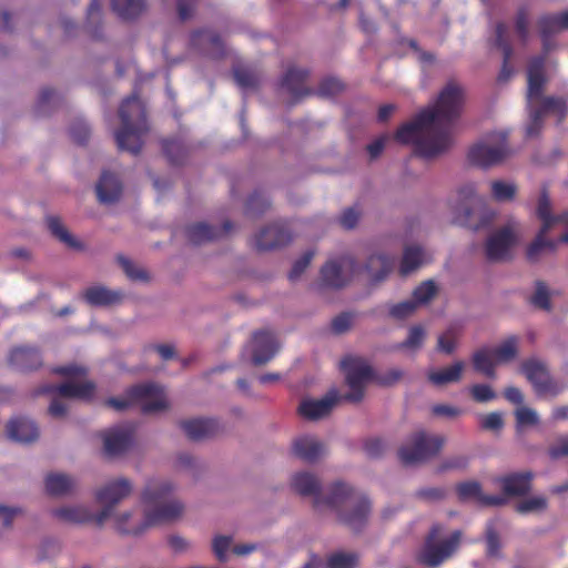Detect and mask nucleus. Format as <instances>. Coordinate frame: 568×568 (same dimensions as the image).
<instances>
[{
	"label": "nucleus",
	"mask_w": 568,
	"mask_h": 568,
	"mask_svg": "<svg viewBox=\"0 0 568 568\" xmlns=\"http://www.w3.org/2000/svg\"><path fill=\"white\" fill-rule=\"evenodd\" d=\"M230 229L231 224L229 222L224 223L223 230L213 229L206 223L201 222L190 225L186 229V236L190 242L199 245L220 237L222 233H226Z\"/></svg>",
	"instance_id": "nucleus-35"
},
{
	"label": "nucleus",
	"mask_w": 568,
	"mask_h": 568,
	"mask_svg": "<svg viewBox=\"0 0 568 568\" xmlns=\"http://www.w3.org/2000/svg\"><path fill=\"white\" fill-rule=\"evenodd\" d=\"M490 190L491 195L496 201L508 202L515 197L517 186L513 182L497 180L490 183Z\"/></svg>",
	"instance_id": "nucleus-52"
},
{
	"label": "nucleus",
	"mask_w": 568,
	"mask_h": 568,
	"mask_svg": "<svg viewBox=\"0 0 568 568\" xmlns=\"http://www.w3.org/2000/svg\"><path fill=\"white\" fill-rule=\"evenodd\" d=\"M133 443L132 429L129 426H116L103 434V448L109 457H118L129 450Z\"/></svg>",
	"instance_id": "nucleus-20"
},
{
	"label": "nucleus",
	"mask_w": 568,
	"mask_h": 568,
	"mask_svg": "<svg viewBox=\"0 0 568 568\" xmlns=\"http://www.w3.org/2000/svg\"><path fill=\"white\" fill-rule=\"evenodd\" d=\"M464 101V88L454 81L448 82L435 103L400 126L395 139L403 144H413L415 152L423 158L442 154L452 144L450 126L460 116Z\"/></svg>",
	"instance_id": "nucleus-1"
},
{
	"label": "nucleus",
	"mask_w": 568,
	"mask_h": 568,
	"mask_svg": "<svg viewBox=\"0 0 568 568\" xmlns=\"http://www.w3.org/2000/svg\"><path fill=\"white\" fill-rule=\"evenodd\" d=\"M358 272V265L351 255H343L327 261L320 272V285L341 288Z\"/></svg>",
	"instance_id": "nucleus-13"
},
{
	"label": "nucleus",
	"mask_w": 568,
	"mask_h": 568,
	"mask_svg": "<svg viewBox=\"0 0 568 568\" xmlns=\"http://www.w3.org/2000/svg\"><path fill=\"white\" fill-rule=\"evenodd\" d=\"M537 216L541 221L540 229H542V232H548L554 225L558 224L559 222V214H551L550 199L545 189L542 190L540 197L538 200Z\"/></svg>",
	"instance_id": "nucleus-43"
},
{
	"label": "nucleus",
	"mask_w": 568,
	"mask_h": 568,
	"mask_svg": "<svg viewBox=\"0 0 568 568\" xmlns=\"http://www.w3.org/2000/svg\"><path fill=\"white\" fill-rule=\"evenodd\" d=\"M445 532V525L433 524L419 554L420 564L428 568H437L456 554L463 532L455 530L448 537L442 538Z\"/></svg>",
	"instance_id": "nucleus-7"
},
{
	"label": "nucleus",
	"mask_w": 568,
	"mask_h": 568,
	"mask_svg": "<svg viewBox=\"0 0 568 568\" xmlns=\"http://www.w3.org/2000/svg\"><path fill=\"white\" fill-rule=\"evenodd\" d=\"M182 430L192 440H204L217 435L223 428L215 418H192L180 423Z\"/></svg>",
	"instance_id": "nucleus-23"
},
{
	"label": "nucleus",
	"mask_w": 568,
	"mask_h": 568,
	"mask_svg": "<svg viewBox=\"0 0 568 568\" xmlns=\"http://www.w3.org/2000/svg\"><path fill=\"white\" fill-rule=\"evenodd\" d=\"M464 363L462 361L455 362L449 367L440 371H434L428 374V379L437 386L446 385L449 383H457L462 378L464 371Z\"/></svg>",
	"instance_id": "nucleus-38"
},
{
	"label": "nucleus",
	"mask_w": 568,
	"mask_h": 568,
	"mask_svg": "<svg viewBox=\"0 0 568 568\" xmlns=\"http://www.w3.org/2000/svg\"><path fill=\"white\" fill-rule=\"evenodd\" d=\"M9 363L19 371H32L42 365L39 351L34 347L21 346L12 349Z\"/></svg>",
	"instance_id": "nucleus-32"
},
{
	"label": "nucleus",
	"mask_w": 568,
	"mask_h": 568,
	"mask_svg": "<svg viewBox=\"0 0 568 568\" xmlns=\"http://www.w3.org/2000/svg\"><path fill=\"white\" fill-rule=\"evenodd\" d=\"M133 491V484L125 477L112 479L100 486L95 493V500L102 506L101 510L95 514L94 524L103 527L105 521L110 519L115 505L128 498Z\"/></svg>",
	"instance_id": "nucleus-9"
},
{
	"label": "nucleus",
	"mask_w": 568,
	"mask_h": 568,
	"mask_svg": "<svg viewBox=\"0 0 568 568\" xmlns=\"http://www.w3.org/2000/svg\"><path fill=\"white\" fill-rule=\"evenodd\" d=\"M494 43H495V45L497 48H499L503 51V54H504V63H503V68L500 70V73L498 75V81L499 82H505L513 74V70L508 67V62H509V60L511 58V54H513V49H511V45L509 44V42L507 40V27H506V24L498 23L496 26Z\"/></svg>",
	"instance_id": "nucleus-36"
},
{
	"label": "nucleus",
	"mask_w": 568,
	"mask_h": 568,
	"mask_svg": "<svg viewBox=\"0 0 568 568\" xmlns=\"http://www.w3.org/2000/svg\"><path fill=\"white\" fill-rule=\"evenodd\" d=\"M51 515L59 521L77 525L94 521L95 517V514L84 505H70L54 508L51 510Z\"/></svg>",
	"instance_id": "nucleus-31"
},
{
	"label": "nucleus",
	"mask_w": 568,
	"mask_h": 568,
	"mask_svg": "<svg viewBox=\"0 0 568 568\" xmlns=\"http://www.w3.org/2000/svg\"><path fill=\"white\" fill-rule=\"evenodd\" d=\"M53 372L67 376L68 381L59 386L45 387L43 389L45 393H55L59 397L74 399H89L93 396L95 385L83 378L87 375L84 366L70 364L55 367Z\"/></svg>",
	"instance_id": "nucleus-8"
},
{
	"label": "nucleus",
	"mask_w": 568,
	"mask_h": 568,
	"mask_svg": "<svg viewBox=\"0 0 568 568\" xmlns=\"http://www.w3.org/2000/svg\"><path fill=\"white\" fill-rule=\"evenodd\" d=\"M233 547L232 536L216 535L212 540V551L220 562L229 560V552H232Z\"/></svg>",
	"instance_id": "nucleus-53"
},
{
	"label": "nucleus",
	"mask_w": 568,
	"mask_h": 568,
	"mask_svg": "<svg viewBox=\"0 0 568 568\" xmlns=\"http://www.w3.org/2000/svg\"><path fill=\"white\" fill-rule=\"evenodd\" d=\"M497 364H505L511 362L517 356V338L509 337L498 346L491 348Z\"/></svg>",
	"instance_id": "nucleus-48"
},
{
	"label": "nucleus",
	"mask_w": 568,
	"mask_h": 568,
	"mask_svg": "<svg viewBox=\"0 0 568 568\" xmlns=\"http://www.w3.org/2000/svg\"><path fill=\"white\" fill-rule=\"evenodd\" d=\"M191 45L200 53L210 58H219L223 52V43L212 30H200L192 34Z\"/></svg>",
	"instance_id": "nucleus-29"
},
{
	"label": "nucleus",
	"mask_w": 568,
	"mask_h": 568,
	"mask_svg": "<svg viewBox=\"0 0 568 568\" xmlns=\"http://www.w3.org/2000/svg\"><path fill=\"white\" fill-rule=\"evenodd\" d=\"M131 398L144 414H154L168 408L164 390L159 385L146 383L131 387Z\"/></svg>",
	"instance_id": "nucleus-15"
},
{
	"label": "nucleus",
	"mask_w": 568,
	"mask_h": 568,
	"mask_svg": "<svg viewBox=\"0 0 568 568\" xmlns=\"http://www.w3.org/2000/svg\"><path fill=\"white\" fill-rule=\"evenodd\" d=\"M176 485L164 477L146 479L140 495L143 505V515L139 516L135 508L113 510L110 519L113 529L122 535L140 537L150 528L171 523L180 518L184 505L172 497Z\"/></svg>",
	"instance_id": "nucleus-2"
},
{
	"label": "nucleus",
	"mask_w": 568,
	"mask_h": 568,
	"mask_svg": "<svg viewBox=\"0 0 568 568\" xmlns=\"http://www.w3.org/2000/svg\"><path fill=\"white\" fill-rule=\"evenodd\" d=\"M386 306L388 316L398 321L412 316L418 308L412 298L399 303L387 304Z\"/></svg>",
	"instance_id": "nucleus-54"
},
{
	"label": "nucleus",
	"mask_w": 568,
	"mask_h": 568,
	"mask_svg": "<svg viewBox=\"0 0 568 568\" xmlns=\"http://www.w3.org/2000/svg\"><path fill=\"white\" fill-rule=\"evenodd\" d=\"M471 397L478 403H487L496 398L494 389L486 384H476L470 388Z\"/></svg>",
	"instance_id": "nucleus-60"
},
{
	"label": "nucleus",
	"mask_w": 568,
	"mask_h": 568,
	"mask_svg": "<svg viewBox=\"0 0 568 568\" xmlns=\"http://www.w3.org/2000/svg\"><path fill=\"white\" fill-rule=\"evenodd\" d=\"M471 362L474 369L488 378H495V367L498 365L491 352V347H481L477 349L473 356Z\"/></svg>",
	"instance_id": "nucleus-37"
},
{
	"label": "nucleus",
	"mask_w": 568,
	"mask_h": 568,
	"mask_svg": "<svg viewBox=\"0 0 568 568\" xmlns=\"http://www.w3.org/2000/svg\"><path fill=\"white\" fill-rule=\"evenodd\" d=\"M49 231L60 242L71 248H80L81 243L77 241L73 235L63 225L59 216L50 215L45 219Z\"/></svg>",
	"instance_id": "nucleus-41"
},
{
	"label": "nucleus",
	"mask_w": 568,
	"mask_h": 568,
	"mask_svg": "<svg viewBox=\"0 0 568 568\" xmlns=\"http://www.w3.org/2000/svg\"><path fill=\"white\" fill-rule=\"evenodd\" d=\"M359 557L352 551H337L332 554L327 560L325 568H356Z\"/></svg>",
	"instance_id": "nucleus-49"
},
{
	"label": "nucleus",
	"mask_w": 568,
	"mask_h": 568,
	"mask_svg": "<svg viewBox=\"0 0 568 568\" xmlns=\"http://www.w3.org/2000/svg\"><path fill=\"white\" fill-rule=\"evenodd\" d=\"M116 260L129 280L141 283H146L151 280L149 272L140 264L123 255H119Z\"/></svg>",
	"instance_id": "nucleus-44"
},
{
	"label": "nucleus",
	"mask_w": 568,
	"mask_h": 568,
	"mask_svg": "<svg viewBox=\"0 0 568 568\" xmlns=\"http://www.w3.org/2000/svg\"><path fill=\"white\" fill-rule=\"evenodd\" d=\"M480 426L487 430H499L504 426L503 415L498 412H493L481 416Z\"/></svg>",
	"instance_id": "nucleus-63"
},
{
	"label": "nucleus",
	"mask_w": 568,
	"mask_h": 568,
	"mask_svg": "<svg viewBox=\"0 0 568 568\" xmlns=\"http://www.w3.org/2000/svg\"><path fill=\"white\" fill-rule=\"evenodd\" d=\"M293 489L302 496L312 497L314 506L321 509L322 493L320 479L310 471H300L292 476Z\"/></svg>",
	"instance_id": "nucleus-26"
},
{
	"label": "nucleus",
	"mask_w": 568,
	"mask_h": 568,
	"mask_svg": "<svg viewBox=\"0 0 568 568\" xmlns=\"http://www.w3.org/2000/svg\"><path fill=\"white\" fill-rule=\"evenodd\" d=\"M425 261V253L418 245H408L405 247L399 266L402 275H408L417 270Z\"/></svg>",
	"instance_id": "nucleus-39"
},
{
	"label": "nucleus",
	"mask_w": 568,
	"mask_h": 568,
	"mask_svg": "<svg viewBox=\"0 0 568 568\" xmlns=\"http://www.w3.org/2000/svg\"><path fill=\"white\" fill-rule=\"evenodd\" d=\"M84 302L93 307H106L120 304L123 300L121 291L110 290L103 285H93L82 293Z\"/></svg>",
	"instance_id": "nucleus-28"
},
{
	"label": "nucleus",
	"mask_w": 568,
	"mask_h": 568,
	"mask_svg": "<svg viewBox=\"0 0 568 568\" xmlns=\"http://www.w3.org/2000/svg\"><path fill=\"white\" fill-rule=\"evenodd\" d=\"M7 435L13 442L29 444L39 438V428L32 419L18 416L8 422Z\"/></svg>",
	"instance_id": "nucleus-27"
},
{
	"label": "nucleus",
	"mask_w": 568,
	"mask_h": 568,
	"mask_svg": "<svg viewBox=\"0 0 568 568\" xmlns=\"http://www.w3.org/2000/svg\"><path fill=\"white\" fill-rule=\"evenodd\" d=\"M523 372L539 395L556 396L562 390V387L551 378L546 366L537 361L524 363Z\"/></svg>",
	"instance_id": "nucleus-17"
},
{
	"label": "nucleus",
	"mask_w": 568,
	"mask_h": 568,
	"mask_svg": "<svg viewBox=\"0 0 568 568\" xmlns=\"http://www.w3.org/2000/svg\"><path fill=\"white\" fill-rule=\"evenodd\" d=\"M453 207L458 221L473 230L486 226L493 219V213L487 207L485 199L478 194L474 182L458 186Z\"/></svg>",
	"instance_id": "nucleus-6"
},
{
	"label": "nucleus",
	"mask_w": 568,
	"mask_h": 568,
	"mask_svg": "<svg viewBox=\"0 0 568 568\" xmlns=\"http://www.w3.org/2000/svg\"><path fill=\"white\" fill-rule=\"evenodd\" d=\"M371 513L372 501L367 495L361 491L336 517L342 525L357 534L367 526Z\"/></svg>",
	"instance_id": "nucleus-14"
},
{
	"label": "nucleus",
	"mask_w": 568,
	"mask_h": 568,
	"mask_svg": "<svg viewBox=\"0 0 568 568\" xmlns=\"http://www.w3.org/2000/svg\"><path fill=\"white\" fill-rule=\"evenodd\" d=\"M486 555L489 558H501V541L498 532L491 524L486 527Z\"/></svg>",
	"instance_id": "nucleus-56"
},
{
	"label": "nucleus",
	"mask_w": 568,
	"mask_h": 568,
	"mask_svg": "<svg viewBox=\"0 0 568 568\" xmlns=\"http://www.w3.org/2000/svg\"><path fill=\"white\" fill-rule=\"evenodd\" d=\"M460 328L452 325L443 332L437 338V351L447 355L453 354L460 338Z\"/></svg>",
	"instance_id": "nucleus-45"
},
{
	"label": "nucleus",
	"mask_w": 568,
	"mask_h": 568,
	"mask_svg": "<svg viewBox=\"0 0 568 568\" xmlns=\"http://www.w3.org/2000/svg\"><path fill=\"white\" fill-rule=\"evenodd\" d=\"M75 480L64 474H51L45 479V488L50 495L62 496L72 491Z\"/></svg>",
	"instance_id": "nucleus-40"
},
{
	"label": "nucleus",
	"mask_w": 568,
	"mask_h": 568,
	"mask_svg": "<svg viewBox=\"0 0 568 568\" xmlns=\"http://www.w3.org/2000/svg\"><path fill=\"white\" fill-rule=\"evenodd\" d=\"M270 205L267 197L262 193H254L247 201V211L251 214H260Z\"/></svg>",
	"instance_id": "nucleus-62"
},
{
	"label": "nucleus",
	"mask_w": 568,
	"mask_h": 568,
	"mask_svg": "<svg viewBox=\"0 0 568 568\" xmlns=\"http://www.w3.org/2000/svg\"><path fill=\"white\" fill-rule=\"evenodd\" d=\"M510 154L505 132L494 133L475 144L468 152V160L474 165L490 168L501 163Z\"/></svg>",
	"instance_id": "nucleus-11"
},
{
	"label": "nucleus",
	"mask_w": 568,
	"mask_h": 568,
	"mask_svg": "<svg viewBox=\"0 0 568 568\" xmlns=\"http://www.w3.org/2000/svg\"><path fill=\"white\" fill-rule=\"evenodd\" d=\"M280 345L273 332L262 329L252 336L246 351L251 353V362L255 366L268 363L277 353Z\"/></svg>",
	"instance_id": "nucleus-16"
},
{
	"label": "nucleus",
	"mask_w": 568,
	"mask_h": 568,
	"mask_svg": "<svg viewBox=\"0 0 568 568\" xmlns=\"http://www.w3.org/2000/svg\"><path fill=\"white\" fill-rule=\"evenodd\" d=\"M349 392L343 398L351 403L363 399L367 384L374 378V371L365 358L348 356L341 362ZM336 389H331L323 398H304L300 403V415L308 420H318L327 417L335 405L341 400Z\"/></svg>",
	"instance_id": "nucleus-3"
},
{
	"label": "nucleus",
	"mask_w": 568,
	"mask_h": 568,
	"mask_svg": "<svg viewBox=\"0 0 568 568\" xmlns=\"http://www.w3.org/2000/svg\"><path fill=\"white\" fill-rule=\"evenodd\" d=\"M113 10L123 19H133L144 10L143 0H112Z\"/></svg>",
	"instance_id": "nucleus-47"
},
{
	"label": "nucleus",
	"mask_w": 568,
	"mask_h": 568,
	"mask_svg": "<svg viewBox=\"0 0 568 568\" xmlns=\"http://www.w3.org/2000/svg\"><path fill=\"white\" fill-rule=\"evenodd\" d=\"M538 26L542 38L544 50L549 51L551 48L549 38L568 29V10L558 14H546L540 17Z\"/></svg>",
	"instance_id": "nucleus-30"
},
{
	"label": "nucleus",
	"mask_w": 568,
	"mask_h": 568,
	"mask_svg": "<svg viewBox=\"0 0 568 568\" xmlns=\"http://www.w3.org/2000/svg\"><path fill=\"white\" fill-rule=\"evenodd\" d=\"M550 291L544 282H536L535 292L530 296V303L540 310L549 311L550 305Z\"/></svg>",
	"instance_id": "nucleus-57"
},
{
	"label": "nucleus",
	"mask_w": 568,
	"mask_h": 568,
	"mask_svg": "<svg viewBox=\"0 0 568 568\" xmlns=\"http://www.w3.org/2000/svg\"><path fill=\"white\" fill-rule=\"evenodd\" d=\"M291 241L288 231L278 224H272L261 230L254 237V246L258 251H270L287 244Z\"/></svg>",
	"instance_id": "nucleus-24"
},
{
	"label": "nucleus",
	"mask_w": 568,
	"mask_h": 568,
	"mask_svg": "<svg viewBox=\"0 0 568 568\" xmlns=\"http://www.w3.org/2000/svg\"><path fill=\"white\" fill-rule=\"evenodd\" d=\"M521 236L520 225L510 220L493 232L485 243V255L490 262H505L511 257V250Z\"/></svg>",
	"instance_id": "nucleus-10"
},
{
	"label": "nucleus",
	"mask_w": 568,
	"mask_h": 568,
	"mask_svg": "<svg viewBox=\"0 0 568 568\" xmlns=\"http://www.w3.org/2000/svg\"><path fill=\"white\" fill-rule=\"evenodd\" d=\"M437 294V286L434 281L427 280L420 283L412 294V300L417 307L427 305Z\"/></svg>",
	"instance_id": "nucleus-50"
},
{
	"label": "nucleus",
	"mask_w": 568,
	"mask_h": 568,
	"mask_svg": "<svg viewBox=\"0 0 568 568\" xmlns=\"http://www.w3.org/2000/svg\"><path fill=\"white\" fill-rule=\"evenodd\" d=\"M546 234L547 232H542L540 229L534 242L528 246L526 255L530 262H537L542 255L555 251L556 242L547 240Z\"/></svg>",
	"instance_id": "nucleus-42"
},
{
	"label": "nucleus",
	"mask_w": 568,
	"mask_h": 568,
	"mask_svg": "<svg viewBox=\"0 0 568 568\" xmlns=\"http://www.w3.org/2000/svg\"><path fill=\"white\" fill-rule=\"evenodd\" d=\"M119 115L122 126L115 133L118 146L132 154H138L142 148V136L148 131V125L144 105L135 93L122 102Z\"/></svg>",
	"instance_id": "nucleus-5"
},
{
	"label": "nucleus",
	"mask_w": 568,
	"mask_h": 568,
	"mask_svg": "<svg viewBox=\"0 0 568 568\" xmlns=\"http://www.w3.org/2000/svg\"><path fill=\"white\" fill-rule=\"evenodd\" d=\"M394 262V256L383 251H374L367 256L364 265L358 267V272L364 271L369 281L379 283L388 276L393 270Z\"/></svg>",
	"instance_id": "nucleus-22"
},
{
	"label": "nucleus",
	"mask_w": 568,
	"mask_h": 568,
	"mask_svg": "<svg viewBox=\"0 0 568 568\" xmlns=\"http://www.w3.org/2000/svg\"><path fill=\"white\" fill-rule=\"evenodd\" d=\"M515 416L518 425H536L539 422L537 412L526 406L517 408Z\"/></svg>",
	"instance_id": "nucleus-61"
},
{
	"label": "nucleus",
	"mask_w": 568,
	"mask_h": 568,
	"mask_svg": "<svg viewBox=\"0 0 568 568\" xmlns=\"http://www.w3.org/2000/svg\"><path fill=\"white\" fill-rule=\"evenodd\" d=\"M293 453L305 463L314 464L326 455V447L316 437L303 435L294 439Z\"/></svg>",
	"instance_id": "nucleus-25"
},
{
	"label": "nucleus",
	"mask_w": 568,
	"mask_h": 568,
	"mask_svg": "<svg viewBox=\"0 0 568 568\" xmlns=\"http://www.w3.org/2000/svg\"><path fill=\"white\" fill-rule=\"evenodd\" d=\"M101 0H92L88 8L87 26L94 37H99L97 27L101 22Z\"/></svg>",
	"instance_id": "nucleus-59"
},
{
	"label": "nucleus",
	"mask_w": 568,
	"mask_h": 568,
	"mask_svg": "<svg viewBox=\"0 0 568 568\" xmlns=\"http://www.w3.org/2000/svg\"><path fill=\"white\" fill-rule=\"evenodd\" d=\"M106 404L118 412L125 410L134 406V399L131 398V388L121 397H112L108 399Z\"/></svg>",
	"instance_id": "nucleus-64"
},
{
	"label": "nucleus",
	"mask_w": 568,
	"mask_h": 568,
	"mask_svg": "<svg viewBox=\"0 0 568 568\" xmlns=\"http://www.w3.org/2000/svg\"><path fill=\"white\" fill-rule=\"evenodd\" d=\"M534 474L531 471L511 473L496 479L501 488L498 496L506 497L507 503L510 497H520L527 495L531 489V480Z\"/></svg>",
	"instance_id": "nucleus-21"
},
{
	"label": "nucleus",
	"mask_w": 568,
	"mask_h": 568,
	"mask_svg": "<svg viewBox=\"0 0 568 568\" xmlns=\"http://www.w3.org/2000/svg\"><path fill=\"white\" fill-rule=\"evenodd\" d=\"M547 508L548 499L541 495L524 498L515 505V510L520 515L541 514Z\"/></svg>",
	"instance_id": "nucleus-46"
},
{
	"label": "nucleus",
	"mask_w": 568,
	"mask_h": 568,
	"mask_svg": "<svg viewBox=\"0 0 568 568\" xmlns=\"http://www.w3.org/2000/svg\"><path fill=\"white\" fill-rule=\"evenodd\" d=\"M544 58L536 57L530 60L527 70L528 91L527 105L529 109V122L526 126V134L529 138L538 135L542 128L544 116L554 114L560 122L566 115V103L558 98H542V88L546 82L544 75Z\"/></svg>",
	"instance_id": "nucleus-4"
},
{
	"label": "nucleus",
	"mask_w": 568,
	"mask_h": 568,
	"mask_svg": "<svg viewBox=\"0 0 568 568\" xmlns=\"http://www.w3.org/2000/svg\"><path fill=\"white\" fill-rule=\"evenodd\" d=\"M308 71L296 67H291L282 79V88L285 89L294 99L305 97L311 91L304 85Z\"/></svg>",
	"instance_id": "nucleus-33"
},
{
	"label": "nucleus",
	"mask_w": 568,
	"mask_h": 568,
	"mask_svg": "<svg viewBox=\"0 0 568 568\" xmlns=\"http://www.w3.org/2000/svg\"><path fill=\"white\" fill-rule=\"evenodd\" d=\"M456 495L459 501H475L483 507H503L507 505L506 497L486 495L477 480H466L456 485Z\"/></svg>",
	"instance_id": "nucleus-18"
},
{
	"label": "nucleus",
	"mask_w": 568,
	"mask_h": 568,
	"mask_svg": "<svg viewBox=\"0 0 568 568\" xmlns=\"http://www.w3.org/2000/svg\"><path fill=\"white\" fill-rule=\"evenodd\" d=\"M234 79L237 85L244 90L254 89L260 81L258 74L245 67H237L234 69Z\"/></svg>",
	"instance_id": "nucleus-55"
},
{
	"label": "nucleus",
	"mask_w": 568,
	"mask_h": 568,
	"mask_svg": "<svg viewBox=\"0 0 568 568\" xmlns=\"http://www.w3.org/2000/svg\"><path fill=\"white\" fill-rule=\"evenodd\" d=\"M314 251L305 252L295 263L293 264L292 270L288 273V280L291 282H296L300 280L301 275L305 272V270L311 264V261L314 257Z\"/></svg>",
	"instance_id": "nucleus-58"
},
{
	"label": "nucleus",
	"mask_w": 568,
	"mask_h": 568,
	"mask_svg": "<svg viewBox=\"0 0 568 568\" xmlns=\"http://www.w3.org/2000/svg\"><path fill=\"white\" fill-rule=\"evenodd\" d=\"M443 445L444 439L442 437L417 432L399 448L398 456L403 464L414 465L435 456Z\"/></svg>",
	"instance_id": "nucleus-12"
},
{
	"label": "nucleus",
	"mask_w": 568,
	"mask_h": 568,
	"mask_svg": "<svg viewBox=\"0 0 568 568\" xmlns=\"http://www.w3.org/2000/svg\"><path fill=\"white\" fill-rule=\"evenodd\" d=\"M426 337V331L422 325H414L409 328L405 341L394 346V349L417 351L422 348Z\"/></svg>",
	"instance_id": "nucleus-51"
},
{
	"label": "nucleus",
	"mask_w": 568,
	"mask_h": 568,
	"mask_svg": "<svg viewBox=\"0 0 568 568\" xmlns=\"http://www.w3.org/2000/svg\"><path fill=\"white\" fill-rule=\"evenodd\" d=\"M359 493L347 483L336 481L327 488L325 494H322L321 509L327 507L337 516Z\"/></svg>",
	"instance_id": "nucleus-19"
},
{
	"label": "nucleus",
	"mask_w": 568,
	"mask_h": 568,
	"mask_svg": "<svg viewBox=\"0 0 568 568\" xmlns=\"http://www.w3.org/2000/svg\"><path fill=\"white\" fill-rule=\"evenodd\" d=\"M95 189L99 201L104 204H112L116 202L122 192V186L118 176L108 172L102 174Z\"/></svg>",
	"instance_id": "nucleus-34"
}]
</instances>
